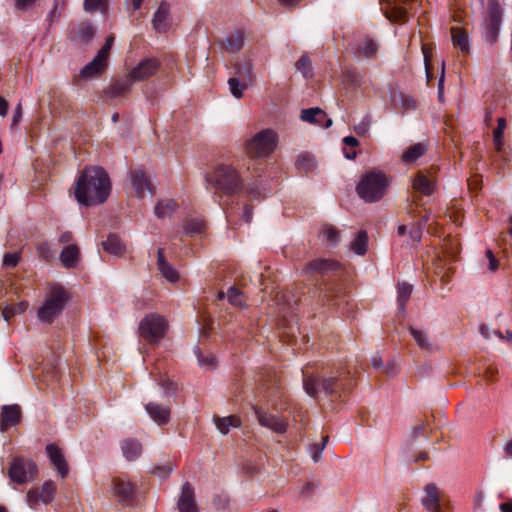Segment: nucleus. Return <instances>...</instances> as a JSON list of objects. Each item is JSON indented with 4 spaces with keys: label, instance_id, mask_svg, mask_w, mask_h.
Segmentation results:
<instances>
[{
    "label": "nucleus",
    "instance_id": "obj_17",
    "mask_svg": "<svg viewBox=\"0 0 512 512\" xmlns=\"http://www.w3.org/2000/svg\"><path fill=\"white\" fill-rule=\"evenodd\" d=\"M160 67V62L155 58H145L133 68L129 77L134 81H142L146 78L154 76Z\"/></svg>",
    "mask_w": 512,
    "mask_h": 512
},
{
    "label": "nucleus",
    "instance_id": "obj_51",
    "mask_svg": "<svg viewBox=\"0 0 512 512\" xmlns=\"http://www.w3.org/2000/svg\"><path fill=\"white\" fill-rule=\"evenodd\" d=\"M327 439H328V437L325 436L322 438V442L312 443L309 446V454L314 462H318L320 460L322 452L326 445Z\"/></svg>",
    "mask_w": 512,
    "mask_h": 512
},
{
    "label": "nucleus",
    "instance_id": "obj_31",
    "mask_svg": "<svg viewBox=\"0 0 512 512\" xmlns=\"http://www.w3.org/2000/svg\"><path fill=\"white\" fill-rule=\"evenodd\" d=\"M413 189L423 195L429 196L434 191V181L420 172L413 179Z\"/></svg>",
    "mask_w": 512,
    "mask_h": 512
},
{
    "label": "nucleus",
    "instance_id": "obj_21",
    "mask_svg": "<svg viewBox=\"0 0 512 512\" xmlns=\"http://www.w3.org/2000/svg\"><path fill=\"white\" fill-rule=\"evenodd\" d=\"M46 453L49 457L51 465L58 471L59 475L64 478V454L56 443H49L46 446Z\"/></svg>",
    "mask_w": 512,
    "mask_h": 512
},
{
    "label": "nucleus",
    "instance_id": "obj_20",
    "mask_svg": "<svg viewBox=\"0 0 512 512\" xmlns=\"http://www.w3.org/2000/svg\"><path fill=\"white\" fill-rule=\"evenodd\" d=\"M145 410L158 425H165L170 420V408L168 406L148 402L145 405Z\"/></svg>",
    "mask_w": 512,
    "mask_h": 512
},
{
    "label": "nucleus",
    "instance_id": "obj_16",
    "mask_svg": "<svg viewBox=\"0 0 512 512\" xmlns=\"http://www.w3.org/2000/svg\"><path fill=\"white\" fill-rule=\"evenodd\" d=\"M22 418L21 407L18 404L3 405L0 412V432L20 424Z\"/></svg>",
    "mask_w": 512,
    "mask_h": 512
},
{
    "label": "nucleus",
    "instance_id": "obj_61",
    "mask_svg": "<svg viewBox=\"0 0 512 512\" xmlns=\"http://www.w3.org/2000/svg\"><path fill=\"white\" fill-rule=\"evenodd\" d=\"M487 258L489 259V270L491 272H496L499 267L498 259H496L491 250H487L486 252Z\"/></svg>",
    "mask_w": 512,
    "mask_h": 512
},
{
    "label": "nucleus",
    "instance_id": "obj_10",
    "mask_svg": "<svg viewBox=\"0 0 512 512\" xmlns=\"http://www.w3.org/2000/svg\"><path fill=\"white\" fill-rule=\"evenodd\" d=\"M421 0H380L381 9L386 19L395 23H405L409 19V10Z\"/></svg>",
    "mask_w": 512,
    "mask_h": 512
},
{
    "label": "nucleus",
    "instance_id": "obj_63",
    "mask_svg": "<svg viewBox=\"0 0 512 512\" xmlns=\"http://www.w3.org/2000/svg\"><path fill=\"white\" fill-rule=\"evenodd\" d=\"M80 504L75 501L73 498H70L66 503V512H79Z\"/></svg>",
    "mask_w": 512,
    "mask_h": 512
},
{
    "label": "nucleus",
    "instance_id": "obj_18",
    "mask_svg": "<svg viewBox=\"0 0 512 512\" xmlns=\"http://www.w3.org/2000/svg\"><path fill=\"white\" fill-rule=\"evenodd\" d=\"M177 509L178 512H199L195 500V491L188 482L182 486L181 496L177 500Z\"/></svg>",
    "mask_w": 512,
    "mask_h": 512
},
{
    "label": "nucleus",
    "instance_id": "obj_37",
    "mask_svg": "<svg viewBox=\"0 0 512 512\" xmlns=\"http://www.w3.org/2000/svg\"><path fill=\"white\" fill-rule=\"evenodd\" d=\"M427 151V146L424 143H416L407 148L402 154V161L411 163L422 157Z\"/></svg>",
    "mask_w": 512,
    "mask_h": 512
},
{
    "label": "nucleus",
    "instance_id": "obj_24",
    "mask_svg": "<svg viewBox=\"0 0 512 512\" xmlns=\"http://www.w3.org/2000/svg\"><path fill=\"white\" fill-rule=\"evenodd\" d=\"M157 266L161 275L170 282L178 280V272L167 262L165 251L159 248L157 251Z\"/></svg>",
    "mask_w": 512,
    "mask_h": 512
},
{
    "label": "nucleus",
    "instance_id": "obj_15",
    "mask_svg": "<svg viewBox=\"0 0 512 512\" xmlns=\"http://www.w3.org/2000/svg\"><path fill=\"white\" fill-rule=\"evenodd\" d=\"M252 410L261 426L272 429L277 433H284L287 430V424L278 416L268 414L262 407L258 405L252 406Z\"/></svg>",
    "mask_w": 512,
    "mask_h": 512
},
{
    "label": "nucleus",
    "instance_id": "obj_1",
    "mask_svg": "<svg viewBox=\"0 0 512 512\" xmlns=\"http://www.w3.org/2000/svg\"><path fill=\"white\" fill-rule=\"evenodd\" d=\"M205 181L213 190L214 202L220 206L225 204L222 197H232L244 193L250 200H257L262 196L260 182L247 183L246 185L236 169L230 164H218L212 172L205 174Z\"/></svg>",
    "mask_w": 512,
    "mask_h": 512
},
{
    "label": "nucleus",
    "instance_id": "obj_38",
    "mask_svg": "<svg viewBox=\"0 0 512 512\" xmlns=\"http://www.w3.org/2000/svg\"><path fill=\"white\" fill-rule=\"evenodd\" d=\"M413 286L408 283H398L397 285V305L400 313H404V307L411 298Z\"/></svg>",
    "mask_w": 512,
    "mask_h": 512
},
{
    "label": "nucleus",
    "instance_id": "obj_5",
    "mask_svg": "<svg viewBox=\"0 0 512 512\" xmlns=\"http://www.w3.org/2000/svg\"><path fill=\"white\" fill-rule=\"evenodd\" d=\"M389 180L381 172L371 171L363 175L356 186L358 196L367 203H376L385 195Z\"/></svg>",
    "mask_w": 512,
    "mask_h": 512
},
{
    "label": "nucleus",
    "instance_id": "obj_6",
    "mask_svg": "<svg viewBox=\"0 0 512 512\" xmlns=\"http://www.w3.org/2000/svg\"><path fill=\"white\" fill-rule=\"evenodd\" d=\"M64 308V288L60 285H51L46 300L37 310L40 322L51 324L55 317L61 315Z\"/></svg>",
    "mask_w": 512,
    "mask_h": 512
},
{
    "label": "nucleus",
    "instance_id": "obj_58",
    "mask_svg": "<svg viewBox=\"0 0 512 512\" xmlns=\"http://www.w3.org/2000/svg\"><path fill=\"white\" fill-rule=\"evenodd\" d=\"M18 253H6L3 258V264L7 268H15L19 262Z\"/></svg>",
    "mask_w": 512,
    "mask_h": 512
},
{
    "label": "nucleus",
    "instance_id": "obj_23",
    "mask_svg": "<svg viewBox=\"0 0 512 512\" xmlns=\"http://www.w3.org/2000/svg\"><path fill=\"white\" fill-rule=\"evenodd\" d=\"M244 46V32L237 30L226 37L225 40L220 42L221 49L229 52L236 53Z\"/></svg>",
    "mask_w": 512,
    "mask_h": 512
},
{
    "label": "nucleus",
    "instance_id": "obj_47",
    "mask_svg": "<svg viewBox=\"0 0 512 512\" xmlns=\"http://www.w3.org/2000/svg\"><path fill=\"white\" fill-rule=\"evenodd\" d=\"M83 7L89 13H95L96 11L105 13L108 9V0H84Z\"/></svg>",
    "mask_w": 512,
    "mask_h": 512
},
{
    "label": "nucleus",
    "instance_id": "obj_9",
    "mask_svg": "<svg viewBox=\"0 0 512 512\" xmlns=\"http://www.w3.org/2000/svg\"><path fill=\"white\" fill-rule=\"evenodd\" d=\"M111 493L118 504L134 507L137 499L136 485L125 476H116L111 480Z\"/></svg>",
    "mask_w": 512,
    "mask_h": 512
},
{
    "label": "nucleus",
    "instance_id": "obj_41",
    "mask_svg": "<svg viewBox=\"0 0 512 512\" xmlns=\"http://www.w3.org/2000/svg\"><path fill=\"white\" fill-rule=\"evenodd\" d=\"M410 333L419 348L429 353L433 351V345L430 343L429 337L425 331L411 327Z\"/></svg>",
    "mask_w": 512,
    "mask_h": 512
},
{
    "label": "nucleus",
    "instance_id": "obj_59",
    "mask_svg": "<svg viewBox=\"0 0 512 512\" xmlns=\"http://www.w3.org/2000/svg\"><path fill=\"white\" fill-rule=\"evenodd\" d=\"M413 436L414 437H418V436H425V437H427L428 436V434H427V425H426L425 422L418 423L413 428Z\"/></svg>",
    "mask_w": 512,
    "mask_h": 512
},
{
    "label": "nucleus",
    "instance_id": "obj_55",
    "mask_svg": "<svg viewBox=\"0 0 512 512\" xmlns=\"http://www.w3.org/2000/svg\"><path fill=\"white\" fill-rule=\"evenodd\" d=\"M398 99L400 100L401 105L404 109L410 110V109H414L416 106L415 101L412 98H410L406 95H403L402 93H398V94L394 93L392 95V102L394 104H396Z\"/></svg>",
    "mask_w": 512,
    "mask_h": 512
},
{
    "label": "nucleus",
    "instance_id": "obj_32",
    "mask_svg": "<svg viewBox=\"0 0 512 512\" xmlns=\"http://www.w3.org/2000/svg\"><path fill=\"white\" fill-rule=\"evenodd\" d=\"M70 235L66 232V269L77 268L80 263V252L76 244H68Z\"/></svg>",
    "mask_w": 512,
    "mask_h": 512
},
{
    "label": "nucleus",
    "instance_id": "obj_36",
    "mask_svg": "<svg viewBox=\"0 0 512 512\" xmlns=\"http://www.w3.org/2000/svg\"><path fill=\"white\" fill-rule=\"evenodd\" d=\"M66 315L71 316L72 318H76V316L80 313V297L79 295L70 289L66 288Z\"/></svg>",
    "mask_w": 512,
    "mask_h": 512
},
{
    "label": "nucleus",
    "instance_id": "obj_56",
    "mask_svg": "<svg viewBox=\"0 0 512 512\" xmlns=\"http://www.w3.org/2000/svg\"><path fill=\"white\" fill-rule=\"evenodd\" d=\"M113 42H114V36L113 35H110L107 37L106 39V42L104 44V46H102L98 52H97V57L101 60H108V56H109V52H110V49L113 45Z\"/></svg>",
    "mask_w": 512,
    "mask_h": 512
},
{
    "label": "nucleus",
    "instance_id": "obj_43",
    "mask_svg": "<svg viewBox=\"0 0 512 512\" xmlns=\"http://www.w3.org/2000/svg\"><path fill=\"white\" fill-rule=\"evenodd\" d=\"M231 94L240 99L243 97V92L247 88L249 82H247L246 76L243 77V81L238 77H231L228 81Z\"/></svg>",
    "mask_w": 512,
    "mask_h": 512
},
{
    "label": "nucleus",
    "instance_id": "obj_8",
    "mask_svg": "<svg viewBox=\"0 0 512 512\" xmlns=\"http://www.w3.org/2000/svg\"><path fill=\"white\" fill-rule=\"evenodd\" d=\"M168 322L158 314H146L139 324L140 336L151 345H156L167 332Z\"/></svg>",
    "mask_w": 512,
    "mask_h": 512
},
{
    "label": "nucleus",
    "instance_id": "obj_39",
    "mask_svg": "<svg viewBox=\"0 0 512 512\" xmlns=\"http://www.w3.org/2000/svg\"><path fill=\"white\" fill-rule=\"evenodd\" d=\"M132 82L135 81L131 80L130 76L125 79L116 80L109 90L110 96L115 98L126 95L131 90Z\"/></svg>",
    "mask_w": 512,
    "mask_h": 512
},
{
    "label": "nucleus",
    "instance_id": "obj_2",
    "mask_svg": "<svg viewBox=\"0 0 512 512\" xmlns=\"http://www.w3.org/2000/svg\"><path fill=\"white\" fill-rule=\"evenodd\" d=\"M340 264L331 259L319 258L310 261L307 273L321 276L320 287L324 301L344 313V306L349 305L347 286L339 281Z\"/></svg>",
    "mask_w": 512,
    "mask_h": 512
},
{
    "label": "nucleus",
    "instance_id": "obj_44",
    "mask_svg": "<svg viewBox=\"0 0 512 512\" xmlns=\"http://www.w3.org/2000/svg\"><path fill=\"white\" fill-rule=\"evenodd\" d=\"M205 224L201 218H190L185 222L184 233L186 235L194 236L204 231Z\"/></svg>",
    "mask_w": 512,
    "mask_h": 512
},
{
    "label": "nucleus",
    "instance_id": "obj_34",
    "mask_svg": "<svg viewBox=\"0 0 512 512\" xmlns=\"http://www.w3.org/2000/svg\"><path fill=\"white\" fill-rule=\"evenodd\" d=\"M450 33L452 34L454 47L461 50L463 53H468L470 49L468 34L458 27L451 28Z\"/></svg>",
    "mask_w": 512,
    "mask_h": 512
},
{
    "label": "nucleus",
    "instance_id": "obj_11",
    "mask_svg": "<svg viewBox=\"0 0 512 512\" xmlns=\"http://www.w3.org/2000/svg\"><path fill=\"white\" fill-rule=\"evenodd\" d=\"M8 475L12 482L22 485L35 479L37 466L31 459L17 456L12 459Z\"/></svg>",
    "mask_w": 512,
    "mask_h": 512
},
{
    "label": "nucleus",
    "instance_id": "obj_48",
    "mask_svg": "<svg viewBox=\"0 0 512 512\" xmlns=\"http://www.w3.org/2000/svg\"><path fill=\"white\" fill-rule=\"evenodd\" d=\"M295 68L306 79L313 76L311 61L307 54L302 55L301 58L295 62Z\"/></svg>",
    "mask_w": 512,
    "mask_h": 512
},
{
    "label": "nucleus",
    "instance_id": "obj_49",
    "mask_svg": "<svg viewBox=\"0 0 512 512\" xmlns=\"http://www.w3.org/2000/svg\"><path fill=\"white\" fill-rule=\"evenodd\" d=\"M506 128V119L498 118V126L496 130L493 131V144L496 147L497 151H501L503 147V136L504 130Z\"/></svg>",
    "mask_w": 512,
    "mask_h": 512
},
{
    "label": "nucleus",
    "instance_id": "obj_40",
    "mask_svg": "<svg viewBox=\"0 0 512 512\" xmlns=\"http://www.w3.org/2000/svg\"><path fill=\"white\" fill-rule=\"evenodd\" d=\"M368 235L365 230H360L353 242L351 243V250L358 256H364L367 252Z\"/></svg>",
    "mask_w": 512,
    "mask_h": 512
},
{
    "label": "nucleus",
    "instance_id": "obj_45",
    "mask_svg": "<svg viewBox=\"0 0 512 512\" xmlns=\"http://www.w3.org/2000/svg\"><path fill=\"white\" fill-rule=\"evenodd\" d=\"M195 352L201 368L214 370L217 367V360L212 353L203 354L198 347Z\"/></svg>",
    "mask_w": 512,
    "mask_h": 512
},
{
    "label": "nucleus",
    "instance_id": "obj_3",
    "mask_svg": "<svg viewBox=\"0 0 512 512\" xmlns=\"http://www.w3.org/2000/svg\"><path fill=\"white\" fill-rule=\"evenodd\" d=\"M111 190L109 175L100 167H86L77 180L76 200L92 206L107 200Z\"/></svg>",
    "mask_w": 512,
    "mask_h": 512
},
{
    "label": "nucleus",
    "instance_id": "obj_50",
    "mask_svg": "<svg viewBox=\"0 0 512 512\" xmlns=\"http://www.w3.org/2000/svg\"><path fill=\"white\" fill-rule=\"evenodd\" d=\"M235 75L239 79L243 81V78L246 77L247 82L251 81V64L250 62L240 63L237 62L234 65Z\"/></svg>",
    "mask_w": 512,
    "mask_h": 512
},
{
    "label": "nucleus",
    "instance_id": "obj_26",
    "mask_svg": "<svg viewBox=\"0 0 512 512\" xmlns=\"http://www.w3.org/2000/svg\"><path fill=\"white\" fill-rule=\"evenodd\" d=\"M213 421L219 432L224 435L229 433L230 428H238L242 425L241 418L237 415H229L226 417L214 415Z\"/></svg>",
    "mask_w": 512,
    "mask_h": 512
},
{
    "label": "nucleus",
    "instance_id": "obj_12",
    "mask_svg": "<svg viewBox=\"0 0 512 512\" xmlns=\"http://www.w3.org/2000/svg\"><path fill=\"white\" fill-rule=\"evenodd\" d=\"M486 36L490 43L496 42L502 21V9L496 0H490L487 7Z\"/></svg>",
    "mask_w": 512,
    "mask_h": 512
},
{
    "label": "nucleus",
    "instance_id": "obj_53",
    "mask_svg": "<svg viewBox=\"0 0 512 512\" xmlns=\"http://www.w3.org/2000/svg\"><path fill=\"white\" fill-rule=\"evenodd\" d=\"M295 164L297 169L305 172H308L315 167V161L307 154L298 156Z\"/></svg>",
    "mask_w": 512,
    "mask_h": 512
},
{
    "label": "nucleus",
    "instance_id": "obj_14",
    "mask_svg": "<svg viewBox=\"0 0 512 512\" xmlns=\"http://www.w3.org/2000/svg\"><path fill=\"white\" fill-rule=\"evenodd\" d=\"M55 484L47 481L42 484L40 489H30L26 493L25 499L32 509H37L39 503L49 504L54 499Z\"/></svg>",
    "mask_w": 512,
    "mask_h": 512
},
{
    "label": "nucleus",
    "instance_id": "obj_54",
    "mask_svg": "<svg viewBox=\"0 0 512 512\" xmlns=\"http://www.w3.org/2000/svg\"><path fill=\"white\" fill-rule=\"evenodd\" d=\"M37 252L41 259L49 261L53 259L55 251L52 249V245L47 242L37 244Z\"/></svg>",
    "mask_w": 512,
    "mask_h": 512
},
{
    "label": "nucleus",
    "instance_id": "obj_27",
    "mask_svg": "<svg viewBox=\"0 0 512 512\" xmlns=\"http://www.w3.org/2000/svg\"><path fill=\"white\" fill-rule=\"evenodd\" d=\"M301 119L314 124H321L322 121L325 120V124L323 125L325 128L332 125V119H326L325 113L318 107L303 109Z\"/></svg>",
    "mask_w": 512,
    "mask_h": 512
},
{
    "label": "nucleus",
    "instance_id": "obj_64",
    "mask_svg": "<svg viewBox=\"0 0 512 512\" xmlns=\"http://www.w3.org/2000/svg\"><path fill=\"white\" fill-rule=\"evenodd\" d=\"M314 490H315V484L312 482H308V483L304 484L302 491H301V495L304 497H310Z\"/></svg>",
    "mask_w": 512,
    "mask_h": 512
},
{
    "label": "nucleus",
    "instance_id": "obj_33",
    "mask_svg": "<svg viewBox=\"0 0 512 512\" xmlns=\"http://www.w3.org/2000/svg\"><path fill=\"white\" fill-rule=\"evenodd\" d=\"M121 448L124 457L129 461L139 458L142 453V445L135 439H126L122 442Z\"/></svg>",
    "mask_w": 512,
    "mask_h": 512
},
{
    "label": "nucleus",
    "instance_id": "obj_35",
    "mask_svg": "<svg viewBox=\"0 0 512 512\" xmlns=\"http://www.w3.org/2000/svg\"><path fill=\"white\" fill-rule=\"evenodd\" d=\"M102 248L112 255L119 256L124 251V244L121 239L114 233H110L105 241L101 243Z\"/></svg>",
    "mask_w": 512,
    "mask_h": 512
},
{
    "label": "nucleus",
    "instance_id": "obj_60",
    "mask_svg": "<svg viewBox=\"0 0 512 512\" xmlns=\"http://www.w3.org/2000/svg\"><path fill=\"white\" fill-rule=\"evenodd\" d=\"M16 315H18V313L16 312V309L13 308V305L5 306L2 311V316L7 322H9V320H11Z\"/></svg>",
    "mask_w": 512,
    "mask_h": 512
},
{
    "label": "nucleus",
    "instance_id": "obj_19",
    "mask_svg": "<svg viewBox=\"0 0 512 512\" xmlns=\"http://www.w3.org/2000/svg\"><path fill=\"white\" fill-rule=\"evenodd\" d=\"M130 181L139 198H143L146 191H152L153 187L149 177L145 175L141 170H131Z\"/></svg>",
    "mask_w": 512,
    "mask_h": 512
},
{
    "label": "nucleus",
    "instance_id": "obj_29",
    "mask_svg": "<svg viewBox=\"0 0 512 512\" xmlns=\"http://www.w3.org/2000/svg\"><path fill=\"white\" fill-rule=\"evenodd\" d=\"M342 82L345 87L356 91L362 86L363 76L356 68L348 67L343 71Z\"/></svg>",
    "mask_w": 512,
    "mask_h": 512
},
{
    "label": "nucleus",
    "instance_id": "obj_30",
    "mask_svg": "<svg viewBox=\"0 0 512 512\" xmlns=\"http://www.w3.org/2000/svg\"><path fill=\"white\" fill-rule=\"evenodd\" d=\"M169 4L161 2L154 14L153 25L159 32H165L168 27Z\"/></svg>",
    "mask_w": 512,
    "mask_h": 512
},
{
    "label": "nucleus",
    "instance_id": "obj_25",
    "mask_svg": "<svg viewBox=\"0 0 512 512\" xmlns=\"http://www.w3.org/2000/svg\"><path fill=\"white\" fill-rule=\"evenodd\" d=\"M107 67V61L101 60L97 56L90 62L85 64L81 69L80 76L82 78H92L100 76Z\"/></svg>",
    "mask_w": 512,
    "mask_h": 512
},
{
    "label": "nucleus",
    "instance_id": "obj_4",
    "mask_svg": "<svg viewBox=\"0 0 512 512\" xmlns=\"http://www.w3.org/2000/svg\"><path fill=\"white\" fill-rule=\"evenodd\" d=\"M302 373L304 389L311 397L324 393L326 397L336 401L341 399L342 393L348 391L353 385V379L348 377L350 372L338 371L330 377L308 375L305 371Z\"/></svg>",
    "mask_w": 512,
    "mask_h": 512
},
{
    "label": "nucleus",
    "instance_id": "obj_52",
    "mask_svg": "<svg viewBox=\"0 0 512 512\" xmlns=\"http://www.w3.org/2000/svg\"><path fill=\"white\" fill-rule=\"evenodd\" d=\"M322 234L325 237L326 241L331 245H338L340 242V233L339 230L334 228L333 226H326L322 230Z\"/></svg>",
    "mask_w": 512,
    "mask_h": 512
},
{
    "label": "nucleus",
    "instance_id": "obj_46",
    "mask_svg": "<svg viewBox=\"0 0 512 512\" xmlns=\"http://www.w3.org/2000/svg\"><path fill=\"white\" fill-rule=\"evenodd\" d=\"M228 301L230 304L236 307H244L246 303V297L243 292L231 286L227 292Z\"/></svg>",
    "mask_w": 512,
    "mask_h": 512
},
{
    "label": "nucleus",
    "instance_id": "obj_42",
    "mask_svg": "<svg viewBox=\"0 0 512 512\" xmlns=\"http://www.w3.org/2000/svg\"><path fill=\"white\" fill-rule=\"evenodd\" d=\"M177 203L172 199L160 200L155 206V215L158 218L170 217L176 210Z\"/></svg>",
    "mask_w": 512,
    "mask_h": 512
},
{
    "label": "nucleus",
    "instance_id": "obj_62",
    "mask_svg": "<svg viewBox=\"0 0 512 512\" xmlns=\"http://www.w3.org/2000/svg\"><path fill=\"white\" fill-rule=\"evenodd\" d=\"M158 384L160 387L166 389L167 393H169L171 390L174 391L176 389L175 384L168 378L160 379Z\"/></svg>",
    "mask_w": 512,
    "mask_h": 512
},
{
    "label": "nucleus",
    "instance_id": "obj_57",
    "mask_svg": "<svg viewBox=\"0 0 512 512\" xmlns=\"http://www.w3.org/2000/svg\"><path fill=\"white\" fill-rule=\"evenodd\" d=\"M370 127V118L366 116L361 122L356 124L353 128L354 133L358 136H364L368 133Z\"/></svg>",
    "mask_w": 512,
    "mask_h": 512
},
{
    "label": "nucleus",
    "instance_id": "obj_7",
    "mask_svg": "<svg viewBox=\"0 0 512 512\" xmlns=\"http://www.w3.org/2000/svg\"><path fill=\"white\" fill-rule=\"evenodd\" d=\"M278 136L272 129H265L247 142L246 151L250 158L270 156L277 146Z\"/></svg>",
    "mask_w": 512,
    "mask_h": 512
},
{
    "label": "nucleus",
    "instance_id": "obj_22",
    "mask_svg": "<svg viewBox=\"0 0 512 512\" xmlns=\"http://www.w3.org/2000/svg\"><path fill=\"white\" fill-rule=\"evenodd\" d=\"M378 50V43L371 38H366L363 43L354 48V56L356 59H371L377 55Z\"/></svg>",
    "mask_w": 512,
    "mask_h": 512
},
{
    "label": "nucleus",
    "instance_id": "obj_13",
    "mask_svg": "<svg viewBox=\"0 0 512 512\" xmlns=\"http://www.w3.org/2000/svg\"><path fill=\"white\" fill-rule=\"evenodd\" d=\"M425 496L422 504L428 512H449V504L441 496L440 490L435 484L425 486Z\"/></svg>",
    "mask_w": 512,
    "mask_h": 512
},
{
    "label": "nucleus",
    "instance_id": "obj_28",
    "mask_svg": "<svg viewBox=\"0 0 512 512\" xmlns=\"http://www.w3.org/2000/svg\"><path fill=\"white\" fill-rule=\"evenodd\" d=\"M95 28L90 23H80L77 29L71 32L72 39L78 41L82 44H89L94 35H95Z\"/></svg>",
    "mask_w": 512,
    "mask_h": 512
}]
</instances>
